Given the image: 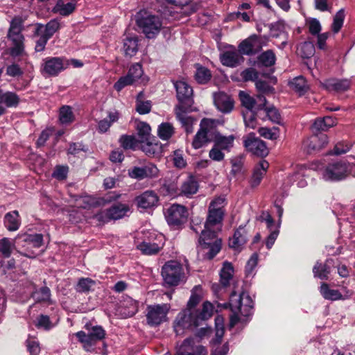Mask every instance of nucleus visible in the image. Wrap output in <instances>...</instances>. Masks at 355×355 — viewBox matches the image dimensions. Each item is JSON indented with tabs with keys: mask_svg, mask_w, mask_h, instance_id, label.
I'll return each mask as SVG.
<instances>
[{
	"mask_svg": "<svg viewBox=\"0 0 355 355\" xmlns=\"http://www.w3.org/2000/svg\"><path fill=\"white\" fill-rule=\"evenodd\" d=\"M76 7V3L74 1L64 3L63 0H58L52 11L62 16H68L75 10Z\"/></svg>",
	"mask_w": 355,
	"mask_h": 355,
	"instance_id": "30",
	"label": "nucleus"
},
{
	"mask_svg": "<svg viewBox=\"0 0 355 355\" xmlns=\"http://www.w3.org/2000/svg\"><path fill=\"white\" fill-rule=\"evenodd\" d=\"M233 268L230 263L224 264L220 273V282L223 287H226L230 284V281L232 278Z\"/></svg>",
	"mask_w": 355,
	"mask_h": 355,
	"instance_id": "47",
	"label": "nucleus"
},
{
	"mask_svg": "<svg viewBox=\"0 0 355 355\" xmlns=\"http://www.w3.org/2000/svg\"><path fill=\"white\" fill-rule=\"evenodd\" d=\"M19 217V212L16 210L8 212L5 215L4 225L8 230L12 232L16 231L19 229L20 225Z\"/></svg>",
	"mask_w": 355,
	"mask_h": 355,
	"instance_id": "33",
	"label": "nucleus"
},
{
	"mask_svg": "<svg viewBox=\"0 0 355 355\" xmlns=\"http://www.w3.org/2000/svg\"><path fill=\"white\" fill-rule=\"evenodd\" d=\"M24 21L20 17H14L10 21L8 31V39L11 42L12 46L9 53L12 57H18L25 53V38L21 33Z\"/></svg>",
	"mask_w": 355,
	"mask_h": 355,
	"instance_id": "3",
	"label": "nucleus"
},
{
	"mask_svg": "<svg viewBox=\"0 0 355 355\" xmlns=\"http://www.w3.org/2000/svg\"><path fill=\"white\" fill-rule=\"evenodd\" d=\"M225 198L217 197L209 204L206 221L202 235L198 239L200 248L205 252L204 258L211 260L220 250L222 241L218 238V231L220 230L225 210L224 209Z\"/></svg>",
	"mask_w": 355,
	"mask_h": 355,
	"instance_id": "1",
	"label": "nucleus"
},
{
	"mask_svg": "<svg viewBox=\"0 0 355 355\" xmlns=\"http://www.w3.org/2000/svg\"><path fill=\"white\" fill-rule=\"evenodd\" d=\"M245 124L247 127L254 129L259 125L257 112H242Z\"/></svg>",
	"mask_w": 355,
	"mask_h": 355,
	"instance_id": "57",
	"label": "nucleus"
},
{
	"mask_svg": "<svg viewBox=\"0 0 355 355\" xmlns=\"http://www.w3.org/2000/svg\"><path fill=\"white\" fill-rule=\"evenodd\" d=\"M354 167V164L346 159L333 160L325 166L322 176L324 180L329 181H342L351 174Z\"/></svg>",
	"mask_w": 355,
	"mask_h": 355,
	"instance_id": "4",
	"label": "nucleus"
},
{
	"mask_svg": "<svg viewBox=\"0 0 355 355\" xmlns=\"http://www.w3.org/2000/svg\"><path fill=\"white\" fill-rule=\"evenodd\" d=\"M174 134V128L169 123H162L158 128V136L163 140H168Z\"/></svg>",
	"mask_w": 355,
	"mask_h": 355,
	"instance_id": "51",
	"label": "nucleus"
},
{
	"mask_svg": "<svg viewBox=\"0 0 355 355\" xmlns=\"http://www.w3.org/2000/svg\"><path fill=\"white\" fill-rule=\"evenodd\" d=\"M152 108V102L146 100L144 92H140L136 99V111H150Z\"/></svg>",
	"mask_w": 355,
	"mask_h": 355,
	"instance_id": "52",
	"label": "nucleus"
},
{
	"mask_svg": "<svg viewBox=\"0 0 355 355\" xmlns=\"http://www.w3.org/2000/svg\"><path fill=\"white\" fill-rule=\"evenodd\" d=\"M289 85L300 96L304 94L309 89L306 79L302 76L294 78L289 82Z\"/></svg>",
	"mask_w": 355,
	"mask_h": 355,
	"instance_id": "36",
	"label": "nucleus"
},
{
	"mask_svg": "<svg viewBox=\"0 0 355 355\" xmlns=\"http://www.w3.org/2000/svg\"><path fill=\"white\" fill-rule=\"evenodd\" d=\"M0 252L4 258H8L12 253L11 243L8 238L0 240Z\"/></svg>",
	"mask_w": 355,
	"mask_h": 355,
	"instance_id": "63",
	"label": "nucleus"
},
{
	"mask_svg": "<svg viewBox=\"0 0 355 355\" xmlns=\"http://www.w3.org/2000/svg\"><path fill=\"white\" fill-rule=\"evenodd\" d=\"M211 73L209 69L199 64L196 65L195 78L198 83L205 84L211 79Z\"/></svg>",
	"mask_w": 355,
	"mask_h": 355,
	"instance_id": "46",
	"label": "nucleus"
},
{
	"mask_svg": "<svg viewBox=\"0 0 355 355\" xmlns=\"http://www.w3.org/2000/svg\"><path fill=\"white\" fill-rule=\"evenodd\" d=\"M259 133L264 138L271 140H275L279 137V129L277 128H274L272 129L260 128L259 129Z\"/></svg>",
	"mask_w": 355,
	"mask_h": 355,
	"instance_id": "59",
	"label": "nucleus"
},
{
	"mask_svg": "<svg viewBox=\"0 0 355 355\" xmlns=\"http://www.w3.org/2000/svg\"><path fill=\"white\" fill-rule=\"evenodd\" d=\"M194 345V339L192 338H186L175 355H194L193 353V346Z\"/></svg>",
	"mask_w": 355,
	"mask_h": 355,
	"instance_id": "53",
	"label": "nucleus"
},
{
	"mask_svg": "<svg viewBox=\"0 0 355 355\" xmlns=\"http://www.w3.org/2000/svg\"><path fill=\"white\" fill-rule=\"evenodd\" d=\"M137 248L144 254L154 255L157 254L162 248L155 243L143 241L137 245Z\"/></svg>",
	"mask_w": 355,
	"mask_h": 355,
	"instance_id": "43",
	"label": "nucleus"
},
{
	"mask_svg": "<svg viewBox=\"0 0 355 355\" xmlns=\"http://www.w3.org/2000/svg\"><path fill=\"white\" fill-rule=\"evenodd\" d=\"M138 37L128 36L123 40V49L126 56L132 57L138 51Z\"/></svg>",
	"mask_w": 355,
	"mask_h": 355,
	"instance_id": "31",
	"label": "nucleus"
},
{
	"mask_svg": "<svg viewBox=\"0 0 355 355\" xmlns=\"http://www.w3.org/2000/svg\"><path fill=\"white\" fill-rule=\"evenodd\" d=\"M320 293L323 297L329 300H338L343 297L342 294L338 290L330 289L326 283H322L320 286Z\"/></svg>",
	"mask_w": 355,
	"mask_h": 355,
	"instance_id": "40",
	"label": "nucleus"
},
{
	"mask_svg": "<svg viewBox=\"0 0 355 355\" xmlns=\"http://www.w3.org/2000/svg\"><path fill=\"white\" fill-rule=\"evenodd\" d=\"M345 19V11L344 9L339 10L334 17L332 24V31L337 33L342 28Z\"/></svg>",
	"mask_w": 355,
	"mask_h": 355,
	"instance_id": "55",
	"label": "nucleus"
},
{
	"mask_svg": "<svg viewBox=\"0 0 355 355\" xmlns=\"http://www.w3.org/2000/svg\"><path fill=\"white\" fill-rule=\"evenodd\" d=\"M199 189V184L195 176L190 175L180 186V195L191 198Z\"/></svg>",
	"mask_w": 355,
	"mask_h": 355,
	"instance_id": "24",
	"label": "nucleus"
},
{
	"mask_svg": "<svg viewBox=\"0 0 355 355\" xmlns=\"http://www.w3.org/2000/svg\"><path fill=\"white\" fill-rule=\"evenodd\" d=\"M173 83L178 100L175 111H197L196 108H191L193 104L192 87L184 80H176Z\"/></svg>",
	"mask_w": 355,
	"mask_h": 355,
	"instance_id": "7",
	"label": "nucleus"
},
{
	"mask_svg": "<svg viewBox=\"0 0 355 355\" xmlns=\"http://www.w3.org/2000/svg\"><path fill=\"white\" fill-rule=\"evenodd\" d=\"M176 324L175 329L178 331V328L181 329H194L200 326L194 311L185 309L180 313L176 318Z\"/></svg>",
	"mask_w": 355,
	"mask_h": 355,
	"instance_id": "18",
	"label": "nucleus"
},
{
	"mask_svg": "<svg viewBox=\"0 0 355 355\" xmlns=\"http://www.w3.org/2000/svg\"><path fill=\"white\" fill-rule=\"evenodd\" d=\"M162 276L166 285L168 286H178L184 277L183 267L177 261H168L162 266Z\"/></svg>",
	"mask_w": 355,
	"mask_h": 355,
	"instance_id": "8",
	"label": "nucleus"
},
{
	"mask_svg": "<svg viewBox=\"0 0 355 355\" xmlns=\"http://www.w3.org/2000/svg\"><path fill=\"white\" fill-rule=\"evenodd\" d=\"M284 24L283 22L277 21L271 24L270 26V36L272 37H278L284 35Z\"/></svg>",
	"mask_w": 355,
	"mask_h": 355,
	"instance_id": "61",
	"label": "nucleus"
},
{
	"mask_svg": "<svg viewBox=\"0 0 355 355\" xmlns=\"http://www.w3.org/2000/svg\"><path fill=\"white\" fill-rule=\"evenodd\" d=\"M336 124V119L330 116L317 118L311 126L313 133L327 131Z\"/></svg>",
	"mask_w": 355,
	"mask_h": 355,
	"instance_id": "25",
	"label": "nucleus"
},
{
	"mask_svg": "<svg viewBox=\"0 0 355 355\" xmlns=\"http://www.w3.org/2000/svg\"><path fill=\"white\" fill-rule=\"evenodd\" d=\"M69 167L67 166H56L52 176L57 180H63L67 177Z\"/></svg>",
	"mask_w": 355,
	"mask_h": 355,
	"instance_id": "62",
	"label": "nucleus"
},
{
	"mask_svg": "<svg viewBox=\"0 0 355 355\" xmlns=\"http://www.w3.org/2000/svg\"><path fill=\"white\" fill-rule=\"evenodd\" d=\"M332 263L333 260L331 259H327L324 263L317 261L313 268L314 277L322 280H328Z\"/></svg>",
	"mask_w": 355,
	"mask_h": 355,
	"instance_id": "27",
	"label": "nucleus"
},
{
	"mask_svg": "<svg viewBox=\"0 0 355 355\" xmlns=\"http://www.w3.org/2000/svg\"><path fill=\"white\" fill-rule=\"evenodd\" d=\"M321 87L329 92L342 93L349 90L352 86L350 79L330 78L320 83Z\"/></svg>",
	"mask_w": 355,
	"mask_h": 355,
	"instance_id": "19",
	"label": "nucleus"
},
{
	"mask_svg": "<svg viewBox=\"0 0 355 355\" xmlns=\"http://www.w3.org/2000/svg\"><path fill=\"white\" fill-rule=\"evenodd\" d=\"M268 167L269 164L265 159L261 160L255 166L250 180V185L252 187H256L259 185Z\"/></svg>",
	"mask_w": 355,
	"mask_h": 355,
	"instance_id": "28",
	"label": "nucleus"
},
{
	"mask_svg": "<svg viewBox=\"0 0 355 355\" xmlns=\"http://www.w3.org/2000/svg\"><path fill=\"white\" fill-rule=\"evenodd\" d=\"M140 148L150 157H159L163 151L162 144L155 137L140 144Z\"/></svg>",
	"mask_w": 355,
	"mask_h": 355,
	"instance_id": "21",
	"label": "nucleus"
},
{
	"mask_svg": "<svg viewBox=\"0 0 355 355\" xmlns=\"http://www.w3.org/2000/svg\"><path fill=\"white\" fill-rule=\"evenodd\" d=\"M164 216L170 226L180 228L187 220V208L182 205L173 204L165 209Z\"/></svg>",
	"mask_w": 355,
	"mask_h": 355,
	"instance_id": "9",
	"label": "nucleus"
},
{
	"mask_svg": "<svg viewBox=\"0 0 355 355\" xmlns=\"http://www.w3.org/2000/svg\"><path fill=\"white\" fill-rule=\"evenodd\" d=\"M220 60L224 66L236 67L240 64L243 58L236 50H227L220 54Z\"/></svg>",
	"mask_w": 355,
	"mask_h": 355,
	"instance_id": "23",
	"label": "nucleus"
},
{
	"mask_svg": "<svg viewBox=\"0 0 355 355\" xmlns=\"http://www.w3.org/2000/svg\"><path fill=\"white\" fill-rule=\"evenodd\" d=\"M130 211V207L127 204L115 203L104 211L98 214L96 218L99 221L103 223L111 220H119L123 218Z\"/></svg>",
	"mask_w": 355,
	"mask_h": 355,
	"instance_id": "15",
	"label": "nucleus"
},
{
	"mask_svg": "<svg viewBox=\"0 0 355 355\" xmlns=\"http://www.w3.org/2000/svg\"><path fill=\"white\" fill-rule=\"evenodd\" d=\"M352 146V144L347 141H342L336 144L334 148V155H339L348 152Z\"/></svg>",
	"mask_w": 355,
	"mask_h": 355,
	"instance_id": "64",
	"label": "nucleus"
},
{
	"mask_svg": "<svg viewBox=\"0 0 355 355\" xmlns=\"http://www.w3.org/2000/svg\"><path fill=\"white\" fill-rule=\"evenodd\" d=\"M121 308L124 309L123 314L125 317H132L138 311V302L131 297H126L121 302Z\"/></svg>",
	"mask_w": 355,
	"mask_h": 355,
	"instance_id": "35",
	"label": "nucleus"
},
{
	"mask_svg": "<svg viewBox=\"0 0 355 355\" xmlns=\"http://www.w3.org/2000/svg\"><path fill=\"white\" fill-rule=\"evenodd\" d=\"M163 189L166 191V194L171 197H175L180 195V188L179 189L177 184L173 182H168L164 183Z\"/></svg>",
	"mask_w": 355,
	"mask_h": 355,
	"instance_id": "60",
	"label": "nucleus"
},
{
	"mask_svg": "<svg viewBox=\"0 0 355 355\" xmlns=\"http://www.w3.org/2000/svg\"><path fill=\"white\" fill-rule=\"evenodd\" d=\"M120 146L124 150H135L140 144L135 135H123L119 139Z\"/></svg>",
	"mask_w": 355,
	"mask_h": 355,
	"instance_id": "37",
	"label": "nucleus"
},
{
	"mask_svg": "<svg viewBox=\"0 0 355 355\" xmlns=\"http://www.w3.org/2000/svg\"><path fill=\"white\" fill-rule=\"evenodd\" d=\"M234 139L232 135L225 137L219 135L216 136L214 146L220 150H229L233 146Z\"/></svg>",
	"mask_w": 355,
	"mask_h": 355,
	"instance_id": "45",
	"label": "nucleus"
},
{
	"mask_svg": "<svg viewBox=\"0 0 355 355\" xmlns=\"http://www.w3.org/2000/svg\"><path fill=\"white\" fill-rule=\"evenodd\" d=\"M258 61L266 67H272L276 62V55L272 50L268 49L258 56Z\"/></svg>",
	"mask_w": 355,
	"mask_h": 355,
	"instance_id": "44",
	"label": "nucleus"
},
{
	"mask_svg": "<svg viewBox=\"0 0 355 355\" xmlns=\"http://www.w3.org/2000/svg\"><path fill=\"white\" fill-rule=\"evenodd\" d=\"M135 200L139 208L147 209L156 206L159 197L154 191L148 190L137 196Z\"/></svg>",
	"mask_w": 355,
	"mask_h": 355,
	"instance_id": "20",
	"label": "nucleus"
},
{
	"mask_svg": "<svg viewBox=\"0 0 355 355\" xmlns=\"http://www.w3.org/2000/svg\"><path fill=\"white\" fill-rule=\"evenodd\" d=\"M136 130L138 137L137 140L140 144L147 141L153 137L151 135L150 126L147 123L142 121L137 122Z\"/></svg>",
	"mask_w": 355,
	"mask_h": 355,
	"instance_id": "32",
	"label": "nucleus"
},
{
	"mask_svg": "<svg viewBox=\"0 0 355 355\" xmlns=\"http://www.w3.org/2000/svg\"><path fill=\"white\" fill-rule=\"evenodd\" d=\"M243 146L247 151L257 157H265L269 153L266 143L256 137L254 133H250L243 137Z\"/></svg>",
	"mask_w": 355,
	"mask_h": 355,
	"instance_id": "12",
	"label": "nucleus"
},
{
	"mask_svg": "<svg viewBox=\"0 0 355 355\" xmlns=\"http://www.w3.org/2000/svg\"><path fill=\"white\" fill-rule=\"evenodd\" d=\"M143 73V69L139 63L132 64L128 72V75L134 83H136L142 76Z\"/></svg>",
	"mask_w": 355,
	"mask_h": 355,
	"instance_id": "56",
	"label": "nucleus"
},
{
	"mask_svg": "<svg viewBox=\"0 0 355 355\" xmlns=\"http://www.w3.org/2000/svg\"><path fill=\"white\" fill-rule=\"evenodd\" d=\"M136 24L148 39L155 38L160 32L162 22L159 17L146 10H140L136 15Z\"/></svg>",
	"mask_w": 355,
	"mask_h": 355,
	"instance_id": "5",
	"label": "nucleus"
},
{
	"mask_svg": "<svg viewBox=\"0 0 355 355\" xmlns=\"http://www.w3.org/2000/svg\"><path fill=\"white\" fill-rule=\"evenodd\" d=\"M69 63L62 57H48L43 60L41 67L42 73L50 76H55L64 70Z\"/></svg>",
	"mask_w": 355,
	"mask_h": 355,
	"instance_id": "13",
	"label": "nucleus"
},
{
	"mask_svg": "<svg viewBox=\"0 0 355 355\" xmlns=\"http://www.w3.org/2000/svg\"><path fill=\"white\" fill-rule=\"evenodd\" d=\"M159 169L152 164L148 163L143 166H133L128 169V175L137 180L144 179H153L157 178L159 175Z\"/></svg>",
	"mask_w": 355,
	"mask_h": 355,
	"instance_id": "17",
	"label": "nucleus"
},
{
	"mask_svg": "<svg viewBox=\"0 0 355 355\" xmlns=\"http://www.w3.org/2000/svg\"><path fill=\"white\" fill-rule=\"evenodd\" d=\"M176 117L180 121L187 134L193 132V125L196 121V119L188 116L187 112H177Z\"/></svg>",
	"mask_w": 355,
	"mask_h": 355,
	"instance_id": "42",
	"label": "nucleus"
},
{
	"mask_svg": "<svg viewBox=\"0 0 355 355\" xmlns=\"http://www.w3.org/2000/svg\"><path fill=\"white\" fill-rule=\"evenodd\" d=\"M218 119H203L200 123V128L198 130L192 141V146L194 149L202 148L205 144L211 141L208 137L210 130L221 124Z\"/></svg>",
	"mask_w": 355,
	"mask_h": 355,
	"instance_id": "10",
	"label": "nucleus"
},
{
	"mask_svg": "<svg viewBox=\"0 0 355 355\" xmlns=\"http://www.w3.org/2000/svg\"><path fill=\"white\" fill-rule=\"evenodd\" d=\"M328 143L329 138L326 134L315 132L303 141L302 148L306 153L312 154L324 148Z\"/></svg>",
	"mask_w": 355,
	"mask_h": 355,
	"instance_id": "16",
	"label": "nucleus"
},
{
	"mask_svg": "<svg viewBox=\"0 0 355 355\" xmlns=\"http://www.w3.org/2000/svg\"><path fill=\"white\" fill-rule=\"evenodd\" d=\"M214 102L218 111H232L234 109V100L224 92L215 93Z\"/></svg>",
	"mask_w": 355,
	"mask_h": 355,
	"instance_id": "22",
	"label": "nucleus"
},
{
	"mask_svg": "<svg viewBox=\"0 0 355 355\" xmlns=\"http://www.w3.org/2000/svg\"><path fill=\"white\" fill-rule=\"evenodd\" d=\"M171 309L168 304L148 305L146 308V322L151 327H156L166 320Z\"/></svg>",
	"mask_w": 355,
	"mask_h": 355,
	"instance_id": "11",
	"label": "nucleus"
},
{
	"mask_svg": "<svg viewBox=\"0 0 355 355\" xmlns=\"http://www.w3.org/2000/svg\"><path fill=\"white\" fill-rule=\"evenodd\" d=\"M108 118L99 121L98 127L99 132L104 133L108 130L112 123L119 119V112H110Z\"/></svg>",
	"mask_w": 355,
	"mask_h": 355,
	"instance_id": "49",
	"label": "nucleus"
},
{
	"mask_svg": "<svg viewBox=\"0 0 355 355\" xmlns=\"http://www.w3.org/2000/svg\"><path fill=\"white\" fill-rule=\"evenodd\" d=\"M33 297L37 302H49L51 298V291L47 286H43L38 291H36Z\"/></svg>",
	"mask_w": 355,
	"mask_h": 355,
	"instance_id": "54",
	"label": "nucleus"
},
{
	"mask_svg": "<svg viewBox=\"0 0 355 355\" xmlns=\"http://www.w3.org/2000/svg\"><path fill=\"white\" fill-rule=\"evenodd\" d=\"M96 285V282L89 277H81L78 279L75 290L78 293H89Z\"/></svg>",
	"mask_w": 355,
	"mask_h": 355,
	"instance_id": "41",
	"label": "nucleus"
},
{
	"mask_svg": "<svg viewBox=\"0 0 355 355\" xmlns=\"http://www.w3.org/2000/svg\"><path fill=\"white\" fill-rule=\"evenodd\" d=\"M201 288L200 286H196L191 291V295L187 302V309L191 311H196L194 308L199 304L202 300L200 295Z\"/></svg>",
	"mask_w": 355,
	"mask_h": 355,
	"instance_id": "48",
	"label": "nucleus"
},
{
	"mask_svg": "<svg viewBox=\"0 0 355 355\" xmlns=\"http://www.w3.org/2000/svg\"><path fill=\"white\" fill-rule=\"evenodd\" d=\"M60 22L58 19L50 20L45 26L42 33L49 39L60 28Z\"/></svg>",
	"mask_w": 355,
	"mask_h": 355,
	"instance_id": "50",
	"label": "nucleus"
},
{
	"mask_svg": "<svg viewBox=\"0 0 355 355\" xmlns=\"http://www.w3.org/2000/svg\"><path fill=\"white\" fill-rule=\"evenodd\" d=\"M241 105L248 110H251L255 103L254 99L248 94L241 91L239 94Z\"/></svg>",
	"mask_w": 355,
	"mask_h": 355,
	"instance_id": "58",
	"label": "nucleus"
},
{
	"mask_svg": "<svg viewBox=\"0 0 355 355\" xmlns=\"http://www.w3.org/2000/svg\"><path fill=\"white\" fill-rule=\"evenodd\" d=\"M268 39L253 35L243 40L239 46V51L244 55H254L267 45Z\"/></svg>",
	"mask_w": 355,
	"mask_h": 355,
	"instance_id": "14",
	"label": "nucleus"
},
{
	"mask_svg": "<svg viewBox=\"0 0 355 355\" xmlns=\"http://www.w3.org/2000/svg\"><path fill=\"white\" fill-rule=\"evenodd\" d=\"M256 88L261 93L257 95V98L261 102L260 105H263L264 106L265 111H275L274 107H268L266 105V98L263 94H272L274 92V88L271 87L266 81L264 80H257L255 83Z\"/></svg>",
	"mask_w": 355,
	"mask_h": 355,
	"instance_id": "26",
	"label": "nucleus"
},
{
	"mask_svg": "<svg viewBox=\"0 0 355 355\" xmlns=\"http://www.w3.org/2000/svg\"><path fill=\"white\" fill-rule=\"evenodd\" d=\"M84 328L87 332L79 331L74 335L78 342L82 344L83 349L87 352H90L98 342L105 338L106 333L101 326H93L91 323H87Z\"/></svg>",
	"mask_w": 355,
	"mask_h": 355,
	"instance_id": "6",
	"label": "nucleus"
},
{
	"mask_svg": "<svg viewBox=\"0 0 355 355\" xmlns=\"http://www.w3.org/2000/svg\"><path fill=\"white\" fill-rule=\"evenodd\" d=\"M247 241L246 232L244 227L240 226L234 232V236L230 239L229 245L234 249H239Z\"/></svg>",
	"mask_w": 355,
	"mask_h": 355,
	"instance_id": "29",
	"label": "nucleus"
},
{
	"mask_svg": "<svg viewBox=\"0 0 355 355\" xmlns=\"http://www.w3.org/2000/svg\"><path fill=\"white\" fill-rule=\"evenodd\" d=\"M44 25L42 24H37L36 30L35 35L40 36V38L37 40L35 50L37 52H42L44 51L45 46L47 44L49 38L42 33Z\"/></svg>",
	"mask_w": 355,
	"mask_h": 355,
	"instance_id": "39",
	"label": "nucleus"
},
{
	"mask_svg": "<svg viewBox=\"0 0 355 355\" xmlns=\"http://www.w3.org/2000/svg\"><path fill=\"white\" fill-rule=\"evenodd\" d=\"M214 306L208 301L202 304V307L200 310L194 311L197 319L201 325L202 322L210 318L213 315Z\"/></svg>",
	"mask_w": 355,
	"mask_h": 355,
	"instance_id": "34",
	"label": "nucleus"
},
{
	"mask_svg": "<svg viewBox=\"0 0 355 355\" xmlns=\"http://www.w3.org/2000/svg\"><path fill=\"white\" fill-rule=\"evenodd\" d=\"M229 305L233 313L230 316L231 327H234L240 321H246L252 314L254 302L251 297L244 292L237 295L233 291L230 297Z\"/></svg>",
	"mask_w": 355,
	"mask_h": 355,
	"instance_id": "2",
	"label": "nucleus"
},
{
	"mask_svg": "<svg viewBox=\"0 0 355 355\" xmlns=\"http://www.w3.org/2000/svg\"><path fill=\"white\" fill-rule=\"evenodd\" d=\"M297 53L304 59H309L314 55L315 46L311 42H304L298 46Z\"/></svg>",
	"mask_w": 355,
	"mask_h": 355,
	"instance_id": "38",
	"label": "nucleus"
}]
</instances>
